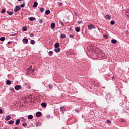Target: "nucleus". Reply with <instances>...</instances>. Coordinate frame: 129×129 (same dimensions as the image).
Segmentation results:
<instances>
[{
    "instance_id": "nucleus-40",
    "label": "nucleus",
    "mask_w": 129,
    "mask_h": 129,
    "mask_svg": "<svg viewBox=\"0 0 129 129\" xmlns=\"http://www.w3.org/2000/svg\"><path fill=\"white\" fill-rule=\"evenodd\" d=\"M106 122L107 123H111V121H110L109 119H107Z\"/></svg>"
},
{
    "instance_id": "nucleus-59",
    "label": "nucleus",
    "mask_w": 129,
    "mask_h": 129,
    "mask_svg": "<svg viewBox=\"0 0 129 129\" xmlns=\"http://www.w3.org/2000/svg\"><path fill=\"white\" fill-rule=\"evenodd\" d=\"M18 2H22V0H18Z\"/></svg>"
},
{
    "instance_id": "nucleus-54",
    "label": "nucleus",
    "mask_w": 129,
    "mask_h": 129,
    "mask_svg": "<svg viewBox=\"0 0 129 129\" xmlns=\"http://www.w3.org/2000/svg\"><path fill=\"white\" fill-rule=\"evenodd\" d=\"M59 6L60 7H62V6H63V4L60 3L59 4Z\"/></svg>"
},
{
    "instance_id": "nucleus-53",
    "label": "nucleus",
    "mask_w": 129,
    "mask_h": 129,
    "mask_svg": "<svg viewBox=\"0 0 129 129\" xmlns=\"http://www.w3.org/2000/svg\"><path fill=\"white\" fill-rule=\"evenodd\" d=\"M0 113H4V111H3V110H2V109H0Z\"/></svg>"
},
{
    "instance_id": "nucleus-20",
    "label": "nucleus",
    "mask_w": 129,
    "mask_h": 129,
    "mask_svg": "<svg viewBox=\"0 0 129 129\" xmlns=\"http://www.w3.org/2000/svg\"><path fill=\"white\" fill-rule=\"evenodd\" d=\"M59 46H60V45L59 44V43L56 42L54 44V48H59Z\"/></svg>"
},
{
    "instance_id": "nucleus-19",
    "label": "nucleus",
    "mask_w": 129,
    "mask_h": 129,
    "mask_svg": "<svg viewBox=\"0 0 129 129\" xmlns=\"http://www.w3.org/2000/svg\"><path fill=\"white\" fill-rule=\"evenodd\" d=\"M29 20H30V21H31V22H33V21L36 20V18H35V17H30V18H29Z\"/></svg>"
},
{
    "instance_id": "nucleus-56",
    "label": "nucleus",
    "mask_w": 129,
    "mask_h": 129,
    "mask_svg": "<svg viewBox=\"0 0 129 129\" xmlns=\"http://www.w3.org/2000/svg\"><path fill=\"white\" fill-rule=\"evenodd\" d=\"M11 43H12V41H9V42H8V44H11Z\"/></svg>"
},
{
    "instance_id": "nucleus-18",
    "label": "nucleus",
    "mask_w": 129,
    "mask_h": 129,
    "mask_svg": "<svg viewBox=\"0 0 129 129\" xmlns=\"http://www.w3.org/2000/svg\"><path fill=\"white\" fill-rule=\"evenodd\" d=\"M12 118V117H11V115H8L6 117V120H10Z\"/></svg>"
},
{
    "instance_id": "nucleus-37",
    "label": "nucleus",
    "mask_w": 129,
    "mask_h": 129,
    "mask_svg": "<svg viewBox=\"0 0 129 129\" xmlns=\"http://www.w3.org/2000/svg\"><path fill=\"white\" fill-rule=\"evenodd\" d=\"M83 36L88 37V33H84L83 34Z\"/></svg>"
},
{
    "instance_id": "nucleus-1",
    "label": "nucleus",
    "mask_w": 129,
    "mask_h": 129,
    "mask_svg": "<svg viewBox=\"0 0 129 129\" xmlns=\"http://www.w3.org/2000/svg\"><path fill=\"white\" fill-rule=\"evenodd\" d=\"M107 97L110 99V100H112V101H114V99H113V96L110 93L107 94Z\"/></svg>"
},
{
    "instance_id": "nucleus-42",
    "label": "nucleus",
    "mask_w": 129,
    "mask_h": 129,
    "mask_svg": "<svg viewBox=\"0 0 129 129\" xmlns=\"http://www.w3.org/2000/svg\"><path fill=\"white\" fill-rule=\"evenodd\" d=\"M74 34H72L70 35V38H74Z\"/></svg>"
},
{
    "instance_id": "nucleus-28",
    "label": "nucleus",
    "mask_w": 129,
    "mask_h": 129,
    "mask_svg": "<svg viewBox=\"0 0 129 129\" xmlns=\"http://www.w3.org/2000/svg\"><path fill=\"white\" fill-rule=\"evenodd\" d=\"M53 51H50L48 52L49 56H52L53 55Z\"/></svg>"
},
{
    "instance_id": "nucleus-21",
    "label": "nucleus",
    "mask_w": 129,
    "mask_h": 129,
    "mask_svg": "<svg viewBox=\"0 0 129 129\" xmlns=\"http://www.w3.org/2000/svg\"><path fill=\"white\" fill-rule=\"evenodd\" d=\"M41 105L42 107H46V106H47V104H46L45 102H43L41 104Z\"/></svg>"
},
{
    "instance_id": "nucleus-4",
    "label": "nucleus",
    "mask_w": 129,
    "mask_h": 129,
    "mask_svg": "<svg viewBox=\"0 0 129 129\" xmlns=\"http://www.w3.org/2000/svg\"><path fill=\"white\" fill-rule=\"evenodd\" d=\"M21 9V7L20 6H17L15 9H14V12L15 13L18 12V11H20Z\"/></svg>"
},
{
    "instance_id": "nucleus-43",
    "label": "nucleus",
    "mask_w": 129,
    "mask_h": 129,
    "mask_svg": "<svg viewBox=\"0 0 129 129\" xmlns=\"http://www.w3.org/2000/svg\"><path fill=\"white\" fill-rule=\"evenodd\" d=\"M6 13V10L5 9H3L2 10V14H5Z\"/></svg>"
},
{
    "instance_id": "nucleus-57",
    "label": "nucleus",
    "mask_w": 129,
    "mask_h": 129,
    "mask_svg": "<svg viewBox=\"0 0 129 129\" xmlns=\"http://www.w3.org/2000/svg\"><path fill=\"white\" fill-rule=\"evenodd\" d=\"M121 122H124V119H123L121 121Z\"/></svg>"
},
{
    "instance_id": "nucleus-22",
    "label": "nucleus",
    "mask_w": 129,
    "mask_h": 129,
    "mask_svg": "<svg viewBox=\"0 0 129 129\" xmlns=\"http://www.w3.org/2000/svg\"><path fill=\"white\" fill-rule=\"evenodd\" d=\"M66 109V108H64V107H60V111H65V110Z\"/></svg>"
},
{
    "instance_id": "nucleus-31",
    "label": "nucleus",
    "mask_w": 129,
    "mask_h": 129,
    "mask_svg": "<svg viewBox=\"0 0 129 129\" xmlns=\"http://www.w3.org/2000/svg\"><path fill=\"white\" fill-rule=\"evenodd\" d=\"M49 14H50V10H47L45 11V15H49Z\"/></svg>"
},
{
    "instance_id": "nucleus-26",
    "label": "nucleus",
    "mask_w": 129,
    "mask_h": 129,
    "mask_svg": "<svg viewBox=\"0 0 129 129\" xmlns=\"http://www.w3.org/2000/svg\"><path fill=\"white\" fill-rule=\"evenodd\" d=\"M28 119H33V115H29L28 116Z\"/></svg>"
},
{
    "instance_id": "nucleus-13",
    "label": "nucleus",
    "mask_w": 129,
    "mask_h": 129,
    "mask_svg": "<svg viewBox=\"0 0 129 129\" xmlns=\"http://www.w3.org/2000/svg\"><path fill=\"white\" fill-rule=\"evenodd\" d=\"M60 37L61 39H65L66 38V35L64 34H60Z\"/></svg>"
},
{
    "instance_id": "nucleus-9",
    "label": "nucleus",
    "mask_w": 129,
    "mask_h": 129,
    "mask_svg": "<svg viewBox=\"0 0 129 129\" xmlns=\"http://www.w3.org/2000/svg\"><path fill=\"white\" fill-rule=\"evenodd\" d=\"M90 67H91V66H90V64H89L86 65L85 66L86 70H89V69H90Z\"/></svg>"
},
{
    "instance_id": "nucleus-52",
    "label": "nucleus",
    "mask_w": 129,
    "mask_h": 129,
    "mask_svg": "<svg viewBox=\"0 0 129 129\" xmlns=\"http://www.w3.org/2000/svg\"><path fill=\"white\" fill-rule=\"evenodd\" d=\"M81 23H82V21H78V24H81Z\"/></svg>"
},
{
    "instance_id": "nucleus-55",
    "label": "nucleus",
    "mask_w": 129,
    "mask_h": 129,
    "mask_svg": "<svg viewBox=\"0 0 129 129\" xmlns=\"http://www.w3.org/2000/svg\"><path fill=\"white\" fill-rule=\"evenodd\" d=\"M28 69H29V70H32V66H30L29 68Z\"/></svg>"
},
{
    "instance_id": "nucleus-35",
    "label": "nucleus",
    "mask_w": 129,
    "mask_h": 129,
    "mask_svg": "<svg viewBox=\"0 0 129 129\" xmlns=\"http://www.w3.org/2000/svg\"><path fill=\"white\" fill-rule=\"evenodd\" d=\"M21 8H25V2L23 4H21L20 6Z\"/></svg>"
},
{
    "instance_id": "nucleus-7",
    "label": "nucleus",
    "mask_w": 129,
    "mask_h": 129,
    "mask_svg": "<svg viewBox=\"0 0 129 129\" xmlns=\"http://www.w3.org/2000/svg\"><path fill=\"white\" fill-rule=\"evenodd\" d=\"M28 42H29V40H28V39L27 38H24L23 39V42L24 43V44H28Z\"/></svg>"
},
{
    "instance_id": "nucleus-46",
    "label": "nucleus",
    "mask_w": 129,
    "mask_h": 129,
    "mask_svg": "<svg viewBox=\"0 0 129 129\" xmlns=\"http://www.w3.org/2000/svg\"><path fill=\"white\" fill-rule=\"evenodd\" d=\"M21 121H25L26 120H25V117H22V118H21Z\"/></svg>"
},
{
    "instance_id": "nucleus-45",
    "label": "nucleus",
    "mask_w": 129,
    "mask_h": 129,
    "mask_svg": "<svg viewBox=\"0 0 129 129\" xmlns=\"http://www.w3.org/2000/svg\"><path fill=\"white\" fill-rule=\"evenodd\" d=\"M48 87L49 89H52V88H53V86H52L51 85H49Z\"/></svg>"
},
{
    "instance_id": "nucleus-8",
    "label": "nucleus",
    "mask_w": 129,
    "mask_h": 129,
    "mask_svg": "<svg viewBox=\"0 0 129 129\" xmlns=\"http://www.w3.org/2000/svg\"><path fill=\"white\" fill-rule=\"evenodd\" d=\"M60 50H61V49L59 47L55 48L54 49V52H55V53H59V52H60Z\"/></svg>"
},
{
    "instance_id": "nucleus-44",
    "label": "nucleus",
    "mask_w": 129,
    "mask_h": 129,
    "mask_svg": "<svg viewBox=\"0 0 129 129\" xmlns=\"http://www.w3.org/2000/svg\"><path fill=\"white\" fill-rule=\"evenodd\" d=\"M11 91H12V92H15V89L14 88H10Z\"/></svg>"
},
{
    "instance_id": "nucleus-10",
    "label": "nucleus",
    "mask_w": 129,
    "mask_h": 129,
    "mask_svg": "<svg viewBox=\"0 0 129 129\" xmlns=\"http://www.w3.org/2000/svg\"><path fill=\"white\" fill-rule=\"evenodd\" d=\"M93 83H94L95 86H96V87L99 86V83L98 81H94L93 82Z\"/></svg>"
},
{
    "instance_id": "nucleus-15",
    "label": "nucleus",
    "mask_w": 129,
    "mask_h": 129,
    "mask_svg": "<svg viewBox=\"0 0 129 129\" xmlns=\"http://www.w3.org/2000/svg\"><path fill=\"white\" fill-rule=\"evenodd\" d=\"M56 26V24H55V23L52 22L51 24V29H54V28H55V26Z\"/></svg>"
},
{
    "instance_id": "nucleus-16",
    "label": "nucleus",
    "mask_w": 129,
    "mask_h": 129,
    "mask_svg": "<svg viewBox=\"0 0 129 129\" xmlns=\"http://www.w3.org/2000/svg\"><path fill=\"white\" fill-rule=\"evenodd\" d=\"M38 7V3L34 2L33 5V8H37Z\"/></svg>"
},
{
    "instance_id": "nucleus-29",
    "label": "nucleus",
    "mask_w": 129,
    "mask_h": 129,
    "mask_svg": "<svg viewBox=\"0 0 129 129\" xmlns=\"http://www.w3.org/2000/svg\"><path fill=\"white\" fill-rule=\"evenodd\" d=\"M7 14H8V15H9L10 16H12V15H13V14H14V12H10L9 11H7Z\"/></svg>"
},
{
    "instance_id": "nucleus-41",
    "label": "nucleus",
    "mask_w": 129,
    "mask_h": 129,
    "mask_svg": "<svg viewBox=\"0 0 129 129\" xmlns=\"http://www.w3.org/2000/svg\"><path fill=\"white\" fill-rule=\"evenodd\" d=\"M22 125H23V126H27V123L26 122H23V123H22Z\"/></svg>"
},
{
    "instance_id": "nucleus-36",
    "label": "nucleus",
    "mask_w": 129,
    "mask_h": 129,
    "mask_svg": "<svg viewBox=\"0 0 129 129\" xmlns=\"http://www.w3.org/2000/svg\"><path fill=\"white\" fill-rule=\"evenodd\" d=\"M110 24H111V25H114V24H115V22H114V21L112 20L110 22Z\"/></svg>"
},
{
    "instance_id": "nucleus-2",
    "label": "nucleus",
    "mask_w": 129,
    "mask_h": 129,
    "mask_svg": "<svg viewBox=\"0 0 129 129\" xmlns=\"http://www.w3.org/2000/svg\"><path fill=\"white\" fill-rule=\"evenodd\" d=\"M88 28L89 30H92V29H95V26H94V25L90 24L88 25Z\"/></svg>"
},
{
    "instance_id": "nucleus-12",
    "label": "nucleus",
    "mask_w": 129,
    "mask_h": 129,
    "mask_svg": "<svg viewBox=\"0 0 129 129\" xmlns=\"http://www.w3.org/2000/svg\"><path fill=\"white\" fill-rule=\"evenodd\" d=\"M103 38L105 39V40H107L108 39V36L106 34H104L103 35Z\"/></svg>"
},
{
    "instance_id": "nucleus-5",
    "label": "nucleus",
    "mask_w": 129,
    "mask_h": 129,
    "mask_svg": "<svg viewBox=\"0 0 129 129\" xmlns=\"http://www.w3.org/2000/svg\"><path fill=\"white\" fill-rule=\"evenodd\" d=\"M93 57L95 58H98L99 57V54L97 52H94L93 54Z\"/></svg>"
},
{
    "instance_id": "nucleus-30",
    "label": "nucleus",
    "mask_w": 129,
    "mask_h": 129,
    "mask_svg": "<svg viewBox=\"0 0 129 129\" xmlns=\"http://www.w3.org/2000/svg\"><path fill=\"white\" fill-rule=\"evenodd\" d=\"M75 30H76V32H80V28H79V27H76V28H75Z\"/></svg>"
},
{
    "instance_id": "nucleus-27",
    "label": "nucleus",
    "mask_w": 129,
    "mask_h": 129,
    "mask_svg": "<svg viewBox=\"0 0 129 129\" xmlns=\"http://www.w3.org/2000/svg\"><path fill=\"white\" fill-rule=\"evenodd\" d=\"M35 43H36V42H35V40H31L30 41V43L32 45H35Z\"/></svg>"
},
{
    "instance_id": "nucleus-51",
    "label": "nucleus",
    "mask_w": 129,
    "mask_h": 129,
    "mask_svg": "<svg viewBox=\"0 0 129 129\" xmlns=\"http://www.w3.org/2000/svg\"><path fill=\"white\" fill-rule=\"evenodd\" d=\"M30 36L31 37H34V34L31 33V34H30Z\"/></svg>"
},
{
    "instance_id": "nucleus-39",
    "label": "nucleus",
    "mask_w": 129,
    "mask_h": 129,
    "mask_svg": "<svg viewBox=\"0 0 129 129\" xmlns=\"http://www.w3.org/2000/svg\"><path fill=\"white\" fill-rule=\"evenodd\" d=\"M27 27L24 26V27H23L22 30H23V31H27Z\"/></svg>"
},
{
    "instance_id": "nucleus-60",
    "label": "nucleus",
    "mask_w": 129,
    "mask_h": 129,
    "mask_svg": "<svg viewBox=\"0 0 129 129\" xmlns=\"http://www.w3.org/2000/svg\"><path fill=\"white\" fill-rule=\"evenodd\" d=\"M112 79H113V78H114V77H112Z\"/></svg>"
},
{
    "instance_id": "nucleus-3",
    "label": "nucleus",
    "mask_w": 129,
    "mask_h": 129,
    "mask_svg": "<svg viewBox=\"0 0 129 129\" xmlns=\"http://www.w3.org/2000/svg\"><path fill=\"white\" fill-rule=\"evenodd\" d=\"M15 90H20V89H22V86L21 85H16L15 87Z\"/></svg>"
},
{
    "instance_id": "nucleus-11",
    "label": "nucleus",
    "mask_w": 129,
    "mask_h": 129,
    "mask_svg": "<svg viewBox=\"0 0 129 129\" xmlns=\"http://www.w3.org/2000/svg\"><path fill=\"white\" fill-rule=\"evenodd\" d=\"M20 121L21 120L20 119H17L16 121L15 124H16V125H19V124H20Z\"/></svg>"
},
{
    "instance_id": "nucleus-23",
    "label": "nucleus",
    "mask_w": 129,
    "mask_h": 129,
    "mask_svg": "<svg viewBox=\"0 0 129 129\" xmlns=\"http://www.w3.org/2000/svg\"><path fill=\"white\" fill-rule=\"evenodd\" d=\"M6 84L7 85H11V84H12V82H11L10 80H7L6 82Z\"/></svg>"
},
{
    "instance_id": "nucleus-34",
    "label": "nucleus",
    "mask_w": 129,
    "mask_h": 129,
    "mask_svg": "<svg viewBox=\"0 0 129 129\" xmlns=\"http://www.w3.org/2000/svg\"><path fill=\"white\" fill-rule=\"evenodd\" d=\"M9 124H13L14 123V121L13 120H10L8 121Z\"/></svg>"
},
{
    "instance_id": "nucleus-50",
    "label": "nucleus",
    "mask_w": 129,
    "mask_h": 129,
    "mask_svg": "<svg viewBox=\"0 0 129 129\" xmlns=\"http://www.w3.org/2000/svg\"><path fill=\"white\" fill-rule=\"evenodd\" d=\"M40 125H41V123H37L36 124V126H40Z\"/></svg>"
},
{
    "instance_id": "nucleus-48",
    "label": "nucleus",
    "mask_w": 129,
    "mask_h": 129,
    "mask_svg": "<svg viewBox=\"0 0 129 129\" xmlns=\"http://www.w3.org/2000/svg\"><path fill=\"white\" fill-rule=\"evenodd\" d=\"M35 71V69H33V70H30V72H31V73H33V72H34Z\"/></svg>"
},
{
    "instance_id": "nucleus-38",
    "label": "nucleus",
    "mask_w": 129,
    "mask_h": 129,
    "mask_svg": "<svg viewBox=\"0 0 129 129\" xmlns=\"http://www.w3.org/2000/svg\"><path fill=\"white\" fill-rule=\"evenodd\" d=\"M40 12H41V13H43V12H44V8H40Z\"/></svg>"
},
{
    "instance_id": "nucleus-17",
    "label": "nucleus",
    "mask_w": 129,
    "mask_h": 129,
    "mask_svg": "<svg viewBox=\"0 0 129 129\" xmlns=\"http://www.w3.org/2000/svg\"><path fill=\"white\" fill-rule=\"evenodd\" d=\"M111 43L112 44H116V43H117V41L116 39H112L111 41Z\"/></svg>"
},
{
    "instance_id": "nucleus-32",
    "label": "nucleus",
    "mask_w": 129,
    "mask_h": 129,
    "mask_svg": "<svg viewBox=\"0 0 129 129\" xmlns=\"http://www.w3.org/2000/svg\"><path fill=\"white\" fill-rule=\"evenodd\" d=\"M75 111L76 112L79 113V112H80V108L76 109Z\"/></svg>"
},
{
    "instance_id": "nucleus-6",
    "label": "nucleus",
    "mask_w": 129,
    "mask_h": 129,
    "mask_svg": "<svg viewBox=\"0 0 129 129\" xmlns=\"http://www.w3.org/2000/svg\"><path fill=\"white\" fill-rule=\"evenodd\" d=\"M41 115H42V113L41 112L38 111V112H36V116L37 117H40V116H41Z\"/></svg>"
},
{
    "instance_id": "nucleus-14",
    "label": "nucleus",
    "mask_w": 129,
    "mask_h": 129,
    "mask_svg": "<svg viewBox=\"0 0 129 129\" xmlns=\"http://www.w3.org/2000/svg\"><path fill=\"white\" fill-rule=\"evenodd\" d=\"M125 15L127 16V18H129V10H127L125 11Z\"/></svg>"
},
{
    "instance_id": "nucleus-24",
    "label": "nucleus",
    "mask_w": 129,
    "mask_h": 129,
    "mask_svg": "<svg viewBox=\"0 0 129 129\" xmlns=\"http://www.w3.org/2000/svg\"><path fill=\"white\" fill-rule=\"evenodd\" d=\"M106 19H107V20H110V19H111V17L109 15H107L106 16Z\"/></svg>"
},
{
    "instance_id": "nucleus-49",
    "label": "nucleus",
    "mask_w": 129,
    "mask_h": 129,
    "mask_svg": "<svg viewBox=\"0 0 129 129\" xmlns=\"http://www.w3.org/2000/svg\"><path fill=\"white\" fill-rule=\"evenodd\" d=\"M40 24H42L43 23V21L42 20V19H40L39 21Z\"/></svg>"
},
{
    "instance_id": "nucleus-25",
    "label": "nucleus",
    "mask_w": 129,
    "mask_h": 129,
    "mask_svg": "<svg viewBox=\"0 0 129 129\" xmlns=\"http://www.w3.org/2000/svg\"><path fill=\"white\" fill-rule=\"evenodd\" d=\"M30 71H31V70H30V69H27V71H26V74L27 75H30Z\"/></svg>"
},
{
    "instance_id": "nucleus-58",
    "label": "nucleus",
    "mask_w": 129,
    "mask_h": 129,
    "mask_svg": "<svg viewBox=\"0 0 129 129\" xmlns=\"http://www.w3.org/2000/svg\"><path fill=\"white\" fill-rule=\"evenodd\" d=\"M15 129H18V127H15Z\"/></svg>"
},
{
    "instance_id": "nucleus-33",
    "label": "nucleus",
    "mask_w": 129,
    "mask_h": 129,
    "mask_svg": "<svg viewBox=\"0 0 129 129\" xmlns=\"http://www.w3.org/2000/svg\"><path fill=\"white\" fill-rule=\"evenodd\" d=\"M0 40L1 41H5V40H6V37H1Z\"/></svg>"
},
{
    "instance_id": "nucleus-47",
    "label": "nucleus",
    "mask_w": 129,
    "mask_h": 129,
    "mask_svg": "<svg viewBox=\"0 0 129 129\" xmlns=\"http://www.w3.org/2000/svg\"><path fill=\"white\" fill-rule=\"evenodd\" d=\"M17 34H18V33H14V34H11V36H16Z\"/></svg>"
}]
</instances>
